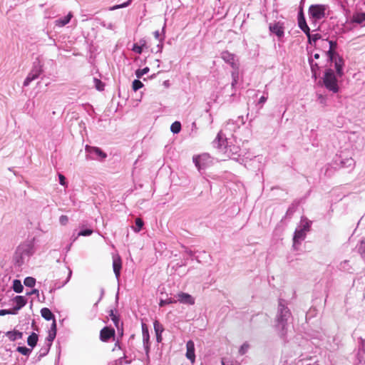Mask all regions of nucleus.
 <instances>
[{
  "label": "nucleus",
  "mask_w": 365,
  "mask_h": 365,
  "mask_svg": "<svg viewBox=\"0 0 365 365\" xmlns=\"http://www.w3.org/2000/svg\"><path fill=\"white\" fill-rule=\"evenodd\" d=\"M233 140H235V138H227V133L219 132L213 141V145L223 151L228 158L240 161L241 149L238 145L233 143Z\"/></svg>",
  "instance_id": "1"
},
{
  "label": "nucleus",
  "mask_w": 365,
  "mask_h": 365,
  "mask_svg": "<svg viewBox=\"0 0 365 365\" xmlns=\"http://www.w3.org/2000/svg\"><path fill=\"white\" fill-rule=\"evenodd\" d=\"M291 316V312L287 307L285 301L279 299L276 317V327L282 336H284L287 333V322Z\"/></svg>",
  "instance_id": "2"
},
{
  "label": "nucleus",
  "mask_w": 365,
  "mask_h": 365,
  "mask_svg": "<svg viewBox=\"0 0 365 365\" xmlns=\"http://www.w3.org/2000/svg\"><path fill=\"white\" fill-rule=\"evenodd\" d=\"M35 252L34 240L24 242L20 244L15 252L14 260L18 266H21L26 259H29Z\"/></svg>",
  "instance_id": "3"
},
{
  "label": "nucleus",
  "mask_w": 365,
  "mask_h": 365,
  "mask_svg": "<svg viewBox=\"0 0 365 365\" xmlns=\"http://www.w3.org/2000/svg\"><path fill=\"white\" fill-rule=\"evenodd\" d=\"M329 7L324 4L311 5L309 8V16L310 20L317 24V21L324 19L327 16Z\"/></svg>",
  "instance_id": "4"
},
{
  "label": "nucleus",
  "mask_w": 365,
  "mask_h": 365,
  "mask_svg": "<svg viewBox=\"0 0 365 365\" xmlns=\"http://www.w3.org/2000/svg\"><path fill=\"white\" fill-rule=\"evenodd\" d=\"M323 83L325 88L329 91L334 93L339 91V88L337 83V78L332 69H326L323 77Z\"/></svg>",
  "instance_id": "5"
},
{
  "label": "nucleus",
  "mask_w": 365,
  "mask_h": 365,
  "mask_svg": "<svg viewBox=\"0 0 365 365\" xmlns=\"http://www.w3.org/2000/svg\"><path fill=\"white\" fill-rule=\"evenodd\" d=\"M42 72L43 69L41 63L39 61H35L31 71L25 78L23 86L24 87L28 86L33 81L37 79Z\"/></svg>",
  "instance_id": "6"
},
{
  "label": "nucleus",
  "mask_w": 365,
  "mask_h": 365,
  "mask_svg": "<svg viewBox=\"0 0 365 365\" xmlns=\"http://www.w3.org/2000/svg\"><path fill=\"white\" fill-rule=\"evenodd\" d=\"M86 151L88 153V159L103 160L107 157V154L98 147H91L86 145Z\"/></svg>",
  "instance_id": "7"
},
{
  "label": "nucleus",
  "mask_w": 365,
  "mask_h": 365,
  "mask_svg": "<svg viewBox=\"0 0 365 365\" xmlns=\"http://www.w3.org/2000/svg\"><path fill=\"white\" fill-rule=\"evenodd\" d=\"M334 164L339 168H350L352 170L355 166V161L352 158L339 156L335 158Z\"/></svg>",
  "instance_id": "8"
},
{
  "label": "nucleus",
  "mask_w": 365,
  "mask_h": 365,
  "mask_svg": "<svg viewBox=\"0 0 365 365\" xmlns=\"http://www.w3.org/2000/svg\"><path fill=\"white\" fill-rule=\"evenodd\" d=\"M193 162L198 170L205 169L211 162L210 156L207 153H204L193 158Z\"/></svg>",
  "instance_id": "9"
},
{
  "label": "nucleus",
  "mask_w": 365,
  "mask_h": 365,
  "mask_svg": "<svg viewBox=\"0 0 365 365\" xmlns=\"http://www.w3.org/2000/svg\"><path fill=\"white\" fill-rule=\"evenodd\" d=\"M240 128V125L236 123L233 120H229L223 129L220 132H223V133L227 134V138L232 137L234 138L233 133L236 131L237 129Z\"/></svg>",
  "instance_id": "10"
},
{
  "label": "nucleus",
  "mask_w": 365,
  "mask_h": 365,
  "mask_svg": "<svg viewBox=\"0 0 365 365\" xmlns=\"http://www.w3.org/2000/svg\"><path fill=\"white\" fill-rule=\"evenodd\" d=\"M221 58L228 64L231 66L232 68H237L239 66L237 62L236 56L233 53H231L228 51H223L221 53Z\"/></svg>",
  "instance_id": "11"
},
{
  "label": "nucleus",
  "mask_w": 365,
  "mask_h": 365,
  "mask_svg": "<svg viewBox=\"0 0 365 365\" xmlns=\"http://www.w3.org/2000/svg\"><path fill=\"white\" fill-rule=\"evenodd\" d=\"M348 24H356L361 26H365V12L354 13L351 18L347 21Z\"/></svg>",
  "instance_id": "12"
},
{
  "label": "nucleus",
  "mask_w": 365,
  "mask_h": 365,
  "mask_svg": "<svg viewBox=\"0 0 365 365\" xmlns=\"http://www.w3.org/2000/svg\"><path fill=\"white\" fill-rule=\"evenodd\" d=\"M177 302L184 304L192 305L195 304V299L189 294L185 292H180L177 294Z\"/></svg>",
  "instance_id": "13"
},
{
  "label": "nucleus",
  "mask_w": 365,
  "mask_h": 365,
  "mask_svg": "<svg viewBox=\"0 0 365 365\" xmlns=\"http://www.w3.org/2000/svg\"><path fill=\"white\" fill-rule=\"evenodd\" d=\"M306 233H307V232L302 230L300 227H297L295 230L294 237H293V247L294 248H295L297 244H300L301 242L305 239Z\"/></svg>",
  "instance_id": "14"
},
{
  "label": "nucleus",
  "mask_w": 365,
  "mask_h": 365,
  "mask_svg": "<svg viewBox=\"0 0 365 365\" xmlns=\"http://www.w3.org/2000/svg\"><path fill=\"white\" fill-rule=\"evenodd\" d=\"M269 31L274 34L279 38L284 36V27L282 24L279 22L275 23L274 24L269 25Z\"/></svg>",
  "instance_id": "15"
},
{
  "label": "nucleus",
  "mask_w": 365,
  "mask_h": 365,
  "mask_svg": "<svg viewBox=\"0 0 365 365\" xmlns=\"http://www.w3.org/2000/svg\"><path fill=\"white\" fill-rule=\"evenodd\" d=\"M115 335V330L113 328L106 327L101 330L100 339L103 341H107Z\"/></svg>",
  "instance_id": "16"
},
{
  "label": "nucleus",
  "mask_w": 365,
  "mask_h": 365,
  "mask_svg": "<svg viewBox=\"0 0 365 365\" xmlns=\"http://www.w3.org/2000/svg\"><path fill=\"white\" fill-rule=\"evenodd\" d=\"M334 63V66L336 69V74L339 77H341L344 74L343 72V66H344V60L343 58L339 56V55L335 56V58H334V61H332Z\"/></svg>",
  "instance_id": "17"
},
{
  "label": "nucleus",
  "mask_w": 365,
  "mask_h": 365,
  "mask_svg": "<svg viewBox=\"0 0 365 365\" xmlns=\"http://www.w3.org/2000/svg\"><path fill=\"white\" fill-rule=\"evenodd\" d=\"M186 357L192 362L193 363L195 359V344L192 341L190 340L186 344Z\"/></svg>",
  "instance_id": "18"
},
{
  "label": "nucleus",
  "mask_w": 365,
  "mask_h": 365,
  "mask_svg": "<svg viewBox=\"0 0 365 365\" xmlns=\"http://www.w3.org/2000/svg\"><path fill=\"white\" fill-rule=\"evenodd\" d=\"M14 302H15L16 305L13 308V310L16 313L18 310L21 309L26 304L27 299L24 296L18 295L14 297Z\"/></svg>",
  "instance_id": "19"
},
{
  "label": "nucleus",
  "mask_w": 365,
  "mask_h": 365,
  "mask_svg": "<svg viewBox=\"0 0 365 365\" xmlns=\"http://www.w3.org/2000/svg\"><path fill=\"white\" fill-rule=\"evenodd\" d=\"M329 49L326 53V54H327L329 60L330 61H333L334 58H335V56L338 55L334 51L335 48H336L337 44H336V42L333 41H329Z\"/></svg>",
  "instance_id": "20"
},
{
  "label": "nucleus",
  "mask_w": 365,
  "mask_h": 365,
  "mask_svg": "<svg viewBox=\"0 0 365 365\" xmlns=\"http://www.w3.org/2000/svg\"><path fill=\"white\" fill-rule=\"evenodd\" d=\"M73 15L69 12L66 16L59 18L55 21V25L58 27H63L69 23Z\"/></svg>",
  "instance_id": "21"
},
{
  "label": "nucleus",
  "mask_w": 365,
  "mask_h": 365,
  "mask_svg": "<svg viewBox=\"0 0 365 365\" xmlns=\"http://www.w3.org/2000/svg\"><path fill=\"white\" fill-rule=\"evenodd\" d=\"M5 335L9 338L11 341H14L23 337V333L16 330L9 331L6 332Z\"/></svg>",
  "instance_id": "22"
},
{
  "label": "nucleus",
  "mask_w": 365,
  "mask_h": 365,
  "mask_svg": "<svg viewBox=\"0 0 365 365\" xmlns=\"http://www.w3.org/2000/svg\"><path fill=\"white\" fill-rule=\"evenodd\" d=\"M311 225H312V221L309 220L305 217H302L301 221H300V225L298 226V227H300L302 230H303L307 232L310 230Z\"/></svg>",
  "instance_id": "23"
},
{
  "label": "nucleus",
  "mask_w": 365,
  "mask_h": 365,
  "mask_svg": "<svg viewBox=\"0 0 365 365\" xmlns=\"http://www.w3.org/2000/svg\"><path fill=\"white\" fill-rule=\"evenodd\" d=\"M41 314L42 317L47 321L55 319L53 314L51 312V311L48 308H46V307L42 308L41 310Z\"/></svg>",
  "instance_id": "24"
},
{
  "label": "nucleus",
  "mask_w": 365,
  "mask_h": 365,
  "mask_svg": "<svg viewBox=\"0 0 365 365\" xmlns=\"http://www.w3.org/2000/svg\"><path fill=\"white\" fill-rule=\"evenodd\" d=\"M121 261L120 259H114L113 262V268L115 275L117 278L120 277L121 269Z\"/></svg>",
  "instance_id": "25"
},
{
  "label": "nucleus",
  "mask_w": 365,
  "mask_h": 365,
  "mask_svg": "<svg viewBox=\"0 0 365 365\" xmlns=\"http://www.w3.org/2000/svg\"><path fill=\"white\" fill-rule=\"evenodd\" d=\"M309 63L311 67V71L314 78H317V71L319 69V67L317 63L314 62V60L312 57L309 58Z\"/></svg>",
  "instance_id": "26"
},
{
  "label": "nucleus",
  "mask_w": 365,
  "mask_h": 365,
  "mask_svg": "<svg viewBox=\"0 0 365 365\" xmlns=\"http://www.w3.org/2000/svg\"><path fill=\"white\" fill-rule=\"evenodd\" d=\"M38 341V335L33 332L31 334H30L27 339V344L29 346H31L32 348L34 347Z\"/></svg>",
  "instance_id": "27"
},
{
  "label": "nucleus",
  "mask_w": 365,
  "mask_h": 365,
  "mask_svg": "<svg viewBox=\"0 0 365 365\" xmlns=\"http://www.w3.org/2000/svg\"><path fill=\"white\" fill-rule=\"evenodd\" d=\"M12 288L16 293H21L24 290V287L19 279H14L13 281Z\"/></svg>",
  "instance_id": "28"
},
{
  "label": "nucleus",
  "mask_w": 365,
  "mask_h": 365,
  "mask_svg": "<svg viewBox=\"0 0 365 365\" xmlns=\"http://www.w3.org/2000/svg\"><path fill=\"white\" fill-rule=\"evenodd\" d=\"M142 334H143V342L145 344L147 342H150V335L145 324H142Z\"/></svg>",
  "instance_id": "29"
},
{
  "label": "nucleus",
  "mask_w": 365,
  "mask_h": 365,
  "mask_svg": "<svg viewBox=\"0 0 365 365\" xmlns=\"http://www.w3.org/2000/svg\"><path fill=\"white\" fill-rule=\"evenodd\" d=\"M232 71L231 73L232 81V86H235V85L237 83L238 78H239V66H237V68H232Z\"/></svg>",
  "instance_id": "30"
},
{
  "label": "nucleus",
  "mask_w": 365,
  "mask_h": 365,
  "mask_svg": "<svg viewBox=\"0 0 365 365\" xmlns=\"http://www.w3.org/2000/svg\"><path fill=\"white\" fill-rule=\"evenodd\" d=\"M358 251L362 258L365 259V238L362 239L358 245Z\"/></svg>",
  "instance_id": "31"
},
{
  "label": "nucleus",
  "mask_w": 365,
  "mask_h": 365,
  "mask_svg": "<svg viewBox=\"0 0 365 365\" xmlns=\"http://www.w3.org/2000/svg\"><path fill=\"white\" fill-rule=\"evenodd\" d=\"M93 81L94 86L98 91H102L104 90L105 84L100 79L93 78Z\"/></svg>",
  "instance_id": "32"
},
{
  "label": "nucleus",
  "mask_w": 365,
  "mask_h": 365,
  "mask_svg": "<svg viewBox=\"0 0 365 365\" xmlns=\"http://www.w3.org/2000/svg\"><path fill=\"white\" fill-rule=\"evenodd\" d=\"M181 130V124L179 121H175L170 126V130L174 134L180 133Z\"/></svg>",
  "instance_id": "33"
},
{
  "label": "nucleus",
  "mask_w": 365,
  "mask_h": 365,
  "mask_svg": "<svg viewBox=\"0 0 365 365\" xmlns=\"http://www.w3.org/2000/svg\"><path fill=\"white\" fill-rule=\"evenodd\" d=\"M298 26L300 28V29H302L306 28L307 26H308L307 22H306V20L302 14V13H299V17H298Z\"/></svg>",
  "instance_id": "34"
},
{
  "label": "nucleus",
  "mask_w": 365,
  "mask_h": 365,
  "mask_svg": "<svg viewBox=\"0 0 365 365\" xmlns=\"http://www.w3.org/2000/svg\"><path fill=\"white\" fill-rule=\"evenodd\" d=\"M24 284L28 287H33L36 284V279L32 277H27L24 279Z\"/></svg>",
  "instance_id": "35"
},
{
  "label": "nucleus",
  "mask_w": 365,
  "mask_h": 365,
  "mask_svg": "<svg viewBox=\"0 0 365 365\" xmlns=\"http://www.w3.org/2000/svg\"><path fill=\"white\" fill-rule=\"evenodd\" d=\"M130 4H131V0H128L125 3H123L121 4L114 5L113 6L110 7L109 10L110 11H114V10H116V9H118L125 8V7L128 6Z\"/></svg>",
  "instance_id": "36"
},
{
  "label": "nucleus",
  "mask_w": 365,
  "mask_h": 365,
  "mask_svg": "<svg viewBox=\"0 0 365 365\" xmlns=\"http://www.w3.org/2000/svg\"><path fill=\"white\" fill-rule=\"evenodd\" d=\"M144 223L143 221L140 218H136L135 219V226L133 227V230L135 232H138L140 231L143 226Z\"/></svg>",
  "instance_id": "37"
},
{
  "label": "nucleus",
  "mask_w": 365,
  "mask_h": 365,
  "mask_svg": "<svg viewBox=\"0 0 365 365\" xmlns=\"http://www.w3.org/2000/svg\"><path fill=\"white\" fill-rule=\"evenodd\" d=\"M153 327L156 335L162 334L164 330L163 326L158 321L154 322Z\"/></svg>",
  "instance_id": "38"
},
{
  "label": "nucleus",
  "mask_w": 365,
  "mask_h": 365,
  "mask_svg": "<svg viewBox=\"0 0 365 365\" xmlns=\"http://www.w3.org/2000/svg\"><path fill=\"white\" fill-rule=\"evenodd\" d=\"M176 302H177V300L173 298H168L166 299H160V301L159 302V306L164 307L166 304H170L176 303Z\"/></svg>",
  "instance_id": "39"
},
{
  "label": "nucleus",
  "mask_w": 365,
  "mask_h": 365,
  "mask_svg": "<svg viewBox=\"0 0 365 365\" xmlns=\"http://www.w3.org/2000/svg\"><path fill=\"white\" fill-rule=\"evenodd\" d=\"M149 71V68L145 67L143 69H137L135 71V76L138 78H140L143 75L148 73Z\"/></svg>",
  "instance_id": "40"
},
{
  "label": "nucleus",
  "mask_w": 365,
  "mask_h": 365,
  "mask_svg": "<svg viewBox=\"0 0 365 365\" xmlns=\"http://www.w3.org/2000/svg\"><path fill=\"white\" fill-rule=\"evenodd\" d=\"M17 351L23 355L28 356L31 352V349L26 346H18L16 349Z\"/></svg>",
  "instance_id": "41"
},
{
  "label": "nucleus",
  "mask_w": 365,
  "mask_h": 365,
  "mask_svg": "<svg viewBox=\"0 0 365 365\" xmlns=\"http://www.w3.org/2000/svg\"><path fill=\"white\" fill-rule=\"evenodd\" d=\"M321 38V35L319 34H311L308 37V42L310 44H312L313 43H315L317 40H319Z\"/></svg>",
  "instance_id": "42"
},
{
  "label": "nucleus",
  "mask_w": 365,
  "mask_h": 365,
  "mask_svg": "<svg viewBox=\"0 0 365 365\" xmlns=\"http://www.w3.org/2000/svg\"><path fill=\"white\" fill-rule=\"evenodd\" d=\"M56 336V334H55V332L49 331L48 335L46 337V341H47L46 345H49L50 346H51L52 342L55 339Z\"/></svg>",
  "instance_id": "43"
},
{
  "label": "nucleus",
  "mask_w": 365,
  "mask_h": 365,
  "mask_svg": "<svg viewBox=\"0 0 365 365\" xmlns=\"http://www.w3.org/2000/svg\"><path fill=\"white\" fill-rule=\"evenodd\" d=\"M143 86V83L138 79H135L133 81L132 87L133 91H136Z\"/></svg>",
  "instance_id": "44"
},
{
  "label": "nucleus",
  "mask_w": 365,
  "mask_h": 365,
  "mask_svg": "<svg viewBox=\"0 0 365 365\" xmlns=\"http://www.w3.org/2000/svg\"><path fill=\"white\" fill-rule=\"evenodd\" d=\"M93 230L91 229H83V230H81L78 234V236H83V237H86V236H90L91 235H92L93 233Z\"/></svg>",
  "instance_id": "45"
},
{
  "label": "nucleus",
  "mask_w": 365,
  "mask_h": 365,
  "mask_svg": "<svg viewBox=\"0 0 365 365\" xmlns=\"http://www.w3.org/2000/svg\"><path fill=\"white\" fill-rule=\"evenodd\" d=\"M249 348H250V345H249L247 342L244 343V344L240 346V349H239V353H240V355H244V354H245L247 352V351H248Z\"/></svg>",
  "instance_id": "46"
},
{
  "label": "nucleus",
  "mask_w": 365,
  "mask_h": 365,
  "mask_svg": "<svg viewBox=\"0 0 365 365\" xmlns=\"http://www.w3.org/2000/svg\"><path fill=\"white\" fill-rule=\"evenodd\" d=\"M132 51L138 54H141L143 52V46H140L138 43H134L133 46Z\"/></svg>",
  "instance_id": "47"
},
{
  "label": "nucleus",
  "mask_w": 365,
  "mask_h": 365,
  "mask_svg": "<svg viewBox=\"0 0 365 365\" xmlns=\"http://www.w3.org/2000/svg\"><path fill=\"white\" fill-rule=\"evenodd\" d=\"M51 346L49 345H45L43 347H42L39 351L40 353V356H46L48 351H49V349H50Z\"/></svg>",
  "instance_id": "48"
},
{
  "label": "nucleus",
  "mask_w": 365,
  "mask_h": 365,
  "mask_svg": "<svg viewBox=\"0 0 365 365\" xmlns=\"http://www.w3.org/2000/svg\"><path fill=\"white\" fill-rule=\"evenodd\" d=\"M16 312L12 309H1L0 316H5L6 314H15Z\"/></svg>",
  "instance_id": "49"
},
{
  "label": "nucleus",
  "mask_w": 365,
  "mask_h": 365,
  "mask_svg": "<svg viewBox=\"0 0 365 365\" xmlns=\"http://www.w3.org/2000/svg\"><path fill=\"white\" fill-rule=\"evenodd\" d=\"M68 222V217L66 215H61L59 217V222L62 225H66Z\"/></svg>",
  "instance_id": "50"
},
{
  "label": "nucleus",
  "mask_w": 365,
  "mask_h": 365,
  "mask_svg": "<svg viewBox=\"0 0 365 365\" xmlns=\"http://www.w3.org/2000/svg\"><path fill=\"white\" fill-rule=\"evenodd\" d=\"M144 349L145 351V355L147 357V359L149 360V352H150V342H147L145 344H143Z\"/></svg>",
  "instance_id": "51"
},
{
  "label": "nucleus",
  "mask_w": 365,
  "mask_h": 365,
  "mask_svg": "<svg viewBox=\"0 0 365 365\" xmlns=\"http://www.w3.org/2000/svg\"><path fill=\"white\" fill-rule=\"evenodd\" d=\"M264 95L261 96L260 98L259 99V101H258L259 104L263 105L267 100L268 93L267 91H264Z\"/></svg>",
  "instance_id": "52"
},
{
  "label": "nucleus",
  "mask_w": 365,
  "mask_h": 365,
  "mask_svg": "<svg viewBox=\"0 0 365 365\" xmlns=\"http://www.w3.org/2000/svg\"><path fill=\"white\" fill-rule=\"evenodd\" d=\"M59 183L63 186H66V178L63 175L58 173Z\"/></svg>",
  "instance_id": "53"
},
{
  "label": "nucleus",
  "mask_w": 365,
  "mask_h": 365,
  "mask_svg": "<svg viewBox=\"0 0 365 365\" xmlns=\"http://www.w3.org/2000/svg\"><path fill=\"white\" fill-rule=\"evenodd\" d=\"M71 275H72V271H71V269L70 268H68V277H67V278H66V281H65V282L63 283V284L61 285V287L64 286L65 284H66L69 282V280H70V279H71ZM59 287H61V286H60Z\"/></svg>",
  "instance_id": "54"
},
{
  "label": "nucleus",
  "mask_w": 365,
  "mask_h": 365,
  "mask_svg": "<svg viewBox=\"0 0 365 365\" xmlns=\"http://www.w3.org/2000/svg\"><path fill=\"white\" fill-rule=\"evenodd\" d=\"M49 331H53L56 334V322L55 319L53 320Z\"/></svg>",
  "instance_id": "55"
},
{
  "label": "nucleus",
  "mask_w": 365,
  "mask_h": 365,
  "mask_svg": "<svg viewBox=\"0 0 365 365\" xmlns=\"http://www.w3.org/2000/svg\"><path fill=\"white\" fill-rule=\"evenodd\" d=\"M154 36L160 42H163V41L164 40V38H160V32L158 31H155L154 32Z\"/></svg>",
  "instance_id": "56"
},
{
  "label": "nucleus",
  "mask_w": 365,
  "mask_h": 365,
  "mask_svg": "<svg viewBox=\"0 0 365 365\" xmlns=\"http://www.w3.org/2000/svg\"><path fill=\"white\" fill-rule=\"evenodd\" d=\"M307 36V38L311 35L310 34V29L309 26H307L306 28L301 29Z\"/></svg>",
  "instance_id": "57"
},
{
  "label": "nucleus",
  "mask_w": 365,
  "mask_h": 365,
  "mask_svg": "<svg viewBox=\"0 0 365 365\" xmlns=\"http://www.w3.org/2000/svg\"><path fill=\"white\" fill-rule=\"evenodd\" d=\"M38 294H39V292L36 289H34L31 292L26 293L27 295H31V294L38 295Z\"/></svg>",
  "instance_id": "58"
},
{
  "label": "nucleus",
  "mask_w": 365,
  "mask_h": 365,
  "mask_svg": "<svg viewBox=\"0 0 365 365\" xmlns=\"http://www.w3.org/2000/svg\"><path fill=\"white\" fill-rule=\"evenodd\" d=\"M111 315H112V320L113 321L114 324H115L116 327H118V319H117V317L113 315V311H111Z\"/></svg>",
  "instance_id": "59"
},
{
  "label": "nucleus",
  "mask_w": 365,
  "mask_h": 365,
  "mask_svg": "<svg viewBox=\"0 0 365 365\" xmlns=\"http://www.w3.org/2000/svg\"><path fill=\"white\" fill-rule=\"evenodd\" d=\"M163 84L166 88H168L170 86V82L168 80L165 81Z\"/></svg>",
  "instance_id": "60"
},
{
  "label": "nucleus",
  "mask_w": 365,
  "mask_h": 365,
  "mask_svg": "<svg viewBox=\"0 0 365 365\" xmlns=\"http://www.w3.org/2000/svg\"><path fill=\"white\" fill-rule=\"evenodd\" d=\"M156 339L158 342H160L162 340L161 334H159L158 335H156Z\"/></svg>",
  "instance_id": "61"
},
{
  "label": "nucleus",
  "mask_w": 365,
  "mask_h": 365,
  "mask_svg": "<svg viewBox=\"0 0 365 365\" xmlns=\"http://www.w3.org/2000/svg\"><path fill=\"white\" fill-rule=\"evenodd\" d=\"M157 47H158V51H162V49H163V44H162V42H160V43H159V44H158Z\"/></svg>",
  "instance_id": "62"
},
{
  "label": "nucleus",
  "mask_w": 365,
  "mask_h": 365,
  "mask_svg": "<svg viewBox=\"0 0 365 365\" xmlns=\"http://www.w3.org/2000/svg\"><path fill=\"white\" fill-rule=\"evenodd\" d=\"M238 121H240V123H241L242 125H243V124L245 123L243 116H240V117L238 118Z\"/></svg>",
  "instance_id": "63"
},
{
  "label": "nucleus",
  "mask_w": 365,
  "mask_h": 365,
  "mask_svg": "<svg viewBox=\"0 0 365 365\" xmlns=\"http://www.w3.org/2000/svg\"><path fill=\"white\" fill-rule=\"evenodd\" d=\"M319 99L320 100V102L322 103H324V101H325V98L322 95L319 96Z\"/></svg>",
  "instance_id": "64"
}]
</instances>
